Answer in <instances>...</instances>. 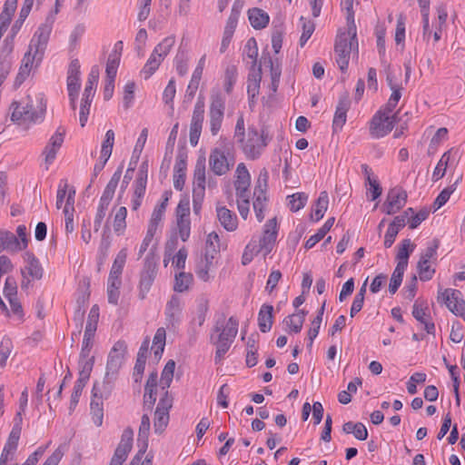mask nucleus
Here are the masks:
<instances>
[{
    "label": "nucleus",
    "mask_w": 465,
    "mask_h": 465,
    "mask_svg": "<svg viewBox=\"0 0 465 465\" xmlns=\"http://www.w3.org/2000/svg\"><path fill=\"white\" fill-rule=\"evenodd\" d=\"M261 79L262 76L260 72L257 74H249L247 94L250 103H253L254 98L259 94Z\"/></svg>",
    "instance_id": "40"
},
{
    "label": "nucleus",
    "mask_w": 465,
    "mask_h": 465,
    "mask_svg": "<svg viewBox=\"0 0 465 465\" xmlns=\"http://www.w3.org/2000/svg\"><path fill=\"white\" fill-rule=\"evenodd\" d=\"M124 165L123 163L116 169V171L114 173L113 176L111 177L110 181L108 182L107 185L104 188V191L100 198V202H103L104 203L109 204L112 201L115 189L118 185V183L121 179L122 173H123Z\"/></svg>",
    "instance_id": "23"
},
{
    "label": "nucleus",
    "mask_w": 465,
    "mask_h": 465,
    "mask_svg": "<svg viewBox=\"0 0 465 465\" xmlns=\"http://www.w3.org/2000/svg\"><path fill=\"white\" fill-rule=\"evenodd\" d=\"M86 383L87 382H84L78 379L75 381V384L74 386V390H73V392L71 395V400H70V406H69L70 411H73L75 409L76 405L78 404L80 396H81L82 391H83L84 388L85 387Z\"/></svg>",
    "instance_id": "56"
},
{
    "label": "nucleus",
    "mask_w": 465,
    "mask_h": 465,
    "mask_svg": "<svg viewBox=\"0 0 465 465\" xmlns=\"http://www.w3.org/2000/svg\"><path fill=\"white\" fill-rule=\"evenodd\" d=\"M147 411H143V414L141 419V424L138 430V444L142 443V447L140 448V453L144 454L148 446V435L150 431V417Z\"/></svg>",
    "instance_id": "25"
},
{
    "label": "nucleus",
    "mask_w": 465,
    "mask_h": 465,
    "mask_svg": "<svg viewBox=\"0 0 465 465\" xmlns=\"http://www.w3.org/2000/svg\"><path fill=\"white\" fill-rule=\"evenodd\" d=\"M407 202V193L402 188L395 187L388 192L387 200L384 203L385 213L389 215L400 211Z\"/></svg>",
    "instance_id": "15"
},
{
    "label": "nucleus",
    "mask_w": 465,
    "mask_h": 465,
    "mask_svg": "<svg viewBox=\"0 0 465 465\" xmlns=\"http://www.w3.org/2000/svg\"><path fill=\"white\" fill-rule=\"evenodd\" d=\"M126 215H127V209L124 206L120 207L114 215V230L115 233L118 235L123 234L124 231L126 227V223H125Z\"/></svg>",
    "instance_id": "43"
},
{
    "label": "nucleus",
    "mask_w": 465,
    "mask_h": 465,
    "mask_svg": "<svg viewBox=\"0 0 465 465\" xmlns=\"http://www.w3.org/2000/svg\"><path fill=\"white\" fill-rule=\"evenodd\" d=\"M440 247V240L435 238L429 242L424 252L421 253L420 260H426L427 262H435L437 260V250Z\"/></svg>",
    "instance_id": "50"
},
{
    "label": "nucleus",
    "mask_w": 465,
    "mask_h": 465,
    "mask_svg": "<svg viewBox=\"0 0 465 465\" xmlns=\"http://www.w3.org/2000/svg\"><path fill=\"white\" fill-rule=\"evenodd\" d=\"M12 341L8 338H4L0 343V367L6 365V361L11 353Z\"/></svg>",
    "instance_id": "60"
},
{
    "label": "nucleus",
    "mask_w": 465,
    "mask_h": 465,
    "mask_svg": "<svg viewBox=\"0 0 465 465\" xmlns=\"http://www.w3.org/2000/svg\"><path fill=\"white\" fill-rule=\"evenodd\" d=\"M283 323L289 328V331L299 333L302 329V320L298 319L294 314L288 315L284 318Z\"/></svg>",
    "instance_id": "63"
},
{
    "label": "nucleus",
    "mask_w": 465,
    "mask_h": 465,
    "mask_svg": "<svg viewBox=\"0 0 465 465\" xmlns=\"http://www.w3.org/2000/svg\"><path fill=\"white\" fill-rule=\"evenodd\" d=\"M156 391L144 390L143 400V411L151 412L156 401Z\"/></svg>",
    "instance_id": "62"
},
{
    "label": "nucleus",
    "mask_w": 465,
    "mask_h": 465,
    "mask_svg": "<svg viewBox=\"0 0 465 465\" xmlns=\"http://www.w3.org/2000/svg\"><path fill=\"white\" fill-rule=\"evenodd\" d=\"M25 272L33 280H40L43 277L44 270L40 262L32 253H27V265L22 270V274L24 275Z\"/></svg>",
    "instance_id": "31"
},
{
    "label": "nucleus",
    "mask_w": 465,
    "mask_h": 465,
    "mask_svg": "<svg viewBox=\"0 0 465 465\" xmlns=\"http://www.w3.org/2000/svg\"><path fill=\"white\" fill-rule=\"evenodd\" d=\"M183 303L181 298L177 295H172L167 302L164 316L165 325L169 330H175L183 320Z\"/></svg>",
    "instance_id": "10"
},
{
    "label": "nucleus",
    "mask_w": 465,
    "mask_h": 465,
    "mask_svg": "<svg viewBox=\"0 0 465 465\" xmlns=\"http://www.w3.org/2000/svg\"><path fill=\"white\" fill-rule=\"evenodd\" d=\"M21 433L18 432V428H12V430L8 436V439L4 446V450H7L13 454L17 450L18 447V441L20 439Z\"/></svg>",
    "instance_id": "54"
},
{
    "label": "nucleus",
    "mask_w": 465,
    "mask_h": 465,
    "mask_svg": "<svg viewBox=\"0 0 465 465\" xmlns=\"http://www.w3.org/2000/svg\"><path fill=\"white\" fill-rule=\"evenodd\" d=\"M225 109V99L220 93L211 94V103L209 110L210 131L213 135H216L223 120Z\"/></svg>",
    "instance_id": "6"
},
{
    "label": "nucleus",
    "mask_w": 465,
    "mask_h": 465,
    "mask_svg": "<svg viewBox=\"0 0 465 465\" xmlns=\"http://www.w3.org/2000/svg\"><path fill=\"white\" fill-rule=\"evenodd\" d=\"M174 43L175 38L173 36H167L154 47L153 53L141 71L144 79L150 78L155 73L165 56L171 51Z\"/></svg>",
    "instance_id": "4"
},
{
    "label": "nucleus",
    "mask_w": 465,
    "mask_h": 465,
    "mask_svg": "<svg viewBox=\"0 0 465 465\" xmlns=\"http://www.w3.org/2000/svg\"><path fill=\"white\" fill-rule=\"evenodd\" d=\"M429 262L426 260H419L417 264L420 279L423 282L430 280L435 273V269H432Z\"/></svg>",
    "instance_id": "53"
},
{
    "label": "nucleus",
    "mask_w": 465,
    "mask_h": 465,
    "mask_svg": "<svg viewBox=\"0 0 465 465\" xmlns=\"http://www.w3.org/2000/svg\"><path fill=\"white\" fill-rule=\"evenodd\" d=\"M92 102L93 98L83 95L79 112V122L81 127H84L88 121V115L90 114V107Z\"/></svg>",
    "instance_id": "51"
},
{
    "label": "nucleus",
    "mask_w": 465,
    "mask_h": 465,
    "mask_svg": "<svg viewBox=\"0 0 465 465\" xmlns=\"http://www.w3.org/2000/svg\"><path fill=\"white\" fill-rule=\"evenodd\" d=\"M405 270V267L396 265L389 284V292L391 294H394L401 286Z\"/></svg>",
    "instance_id": "44"
},
{
    "label": "nucleus",
    "mask_w": 465,
    "mask_h": 465,
    "mask_svg": "<svg viewBox=\"0 0 465 465\" xmlns=\"http://www.w3.org/2000/svg\"><path fill=\"white\" fill-rule=\"evenodd\" d=\"M183 219H190V203L187 197L181 199L176 207V220Z\"/></svg>",
    "instance_id": "61"
},
{
    "label": "nucleus",
    "mask_w": 465,
    "mask_h": 465,
    "mask_svg": "<svg viewBox=\"0 0 465 465\" xmlns=\"http://www.w3.org/2000/svg\"><path fill=\"white\" fill-rule=\"evenodd\" d=\"M248 18L251 25L256 30L265 28L270 21L269 15L262 9L257 7L248 10Z\"/></svg>",
    "instance_id": "24"
},
{
    "label": "nucleus",
    "mask_w": 465,
    "mask_h": 465,
    "mask_svg": "<svg viewBox=\"0 0 465 465\" xmlns=\"http://www.w3.org/2000/svg\"><path fill=\"white\" fill-rule=\"evenodd\" d=\"M217 218L221 225L228 232L237 229L238 219L236 214L225 206L216 208Z\"/></svg>",
    "instance_id": "20"
},
{
    "label": "nucleus",
    "mask_w": 465,
    "mask_h": 465,
    "mask_svg": "<svg viewBox=\"0 0 465 465\" xmlns=\"http://www.w3.org/2000/svg\"><path fill=\"white\" fill-rule=\"evenodd\" d=\"M329 205V196L326 191H323L320 193L318 199L315 202L314 208L311 214V220L313 222H318L323 218L325 212L328 209Z\"/></svg>",
    "instance_id": "29"
},
{
    "label": "nucleus",
    "mask_w": 465,
    "mask_h": 465,
    "mask_svg": "<svg viewBox=\"0 0 465 465\" xmlns=\"http://www.w3.org/2000/svg\"><path fill=\"white\" fill-rule=\"evenodd\" d=\"M90 410L94 423L98 427L101 426L104 419V400L92 396Z\"/></svg>",
    "instance_id": "38"
},
{
    "label": "nucleus",
    "mask_w": 465,
    "mask_h": 465,
    "mask_svg": "<svg viewBox=\"0 0 465 465\" xmlns=\"http://www.w3.org/2000/svg\"><path fill=\"white\" fill-rule=\"evenodd\" d=\"M94 364V356L83 357L82 351L80 352L78 367L79 377L78 380L87 382L90 379L91 372Z\"/></svg>",
    "instance_id": "32"
},
{
    "label": "nucleus",
    "mask_w": 465,
    "mask_h": 465,
    "mask_svg": "<svg viewBox=\"0 0 465 465\" xmlns=\"http://www.w3.org/2000/svg\"><path fill=\"white\" fill-rule=\"evenodd\" d=\"M237 68L235 65H228L224 72V90L230 94L237 80Z\"/></svg>",
    "instance_id": "48"
},
{
    "label": "nucleus",
    "mask_w": 465,
    "mask_h": 465,
    "mask_svg": "<svg viewBox=\"0 0 465 465\" xmlns=\"http://www.w3.org/2000/svg\"><path fill=\"white\" fill-rule=\"evenodd\" d=\"M278 234L277 219H269L264 224L262 237L260 240V250L264 251L267 255L272 251Z\"/></svg>",
    "instance_id": "16"
},
{
    "label": "nucleus",
    "mask_w": 465,
    "mask_h": 465,
    "mask_svg": "<svg viewBox=\"0 0 465 465\" xmlns=\"http://www.w3.org/2000/svg\"><path fill=\"white\" fill-rule=\"evenodd\" d=\"M416 245L411 242L410 239H404L401 241L398 247L396 254L397 265L407 268L409 257L414 251Z\"/></svg>",
    "instance_id": "26"
},
{
    "label": "nucleus",
    "mask_w": 465,
    "mask_h": 465,
    "mask_svg": "<svg viewBox=\"0 0 465 465\" xmlns=\"http://www.w3.org/2000/svg\"><path fill=\"white\" fill-rule=\"evenodd\" d=\"M394 126L395 122L390 117H384L381 113H376L370 122V134L374 139H380L391 133Z\"/></svg>",
    "instance_id": "13"
},
{
    "label": "nucleus",
    "mask_w": 465,
    "mask_h": 465,
    "mask_svg": "<svg viewBox=\"0 0 465 465\" xmlns=\"http://www.w3.org/2000/svg\"><path fill=\"white\" fill-rule=\"evenodd\" d=\"M99 318V309L97 305H94L89 312L88 321L85 326L84 340L82 343V356L88 357L93 347V338L97 329Z\"/></svg>",
    "instance_id": "11"
},
{
    "label": "nucleus",
    "mask_w": 465,
    "mask_h": 465,
    "mask_svg": "<svg viewBox=\"0 0 465 465\" xmlns=\"http://www.w3.org/2000/svg\"><path fill=\"white\" fill-rule=\"evenodd\" d=\"M174 369H175V362L173 360H169L163 371H162V378H161V381H162V383L164 385L163 386V389L165 387H169L172 381H173V372H174Z\"/></svg>",
    "instance_id": "57"
},
{
    "label": "nucleus",
    "mask_w": 465,
    "mask_h": 465,
    "mask_svg": "<svg viewBox=\"0 0 465 465\" xmlns=\"http://www.w3.org/2000/svg\"><path fill=\"white\" fill-rule=\"evenodd\" d=\"M289 199V208L292 212H298L302 209L307 201L308 195L305 193H296L288 196Z\"/></svg>",
    "instance_id": "42"
},
{
    "label": "nucleus",
    "mask_w": 465,
    "mask_h": 465,
    "mask_svg": "<svg viewBox=\"0 0 465 465\" xmlns=\"http://www.w3.org/2000/svg\"><path fill=\"white\" fill-rule=\"evenodd\" d=\"M126 257H127L126 249H122L117 253V255L113 262L108 278L121 279V275L123 273V270H124V264L126 262Z\"/></svg>",
    "instance_id": "33"
},
{
    "label": "nucleus",
    "mask_w": 465,
    "mask_h": 465,
    "mask_svg": "<svg viewBox=\"0 0 465 465\" xmlns=\"http://www.w3.org/2000/svg\"><path fill=\"white\" fill-rule=\"evenodd\" d=\"M266 195H259L255 194V198L253 200L252 205L253 210L255 212L256 218L259 222H262L264 219L263 211L266 205Z\"/></svg>",
    "instance_id": "58"
},
{
    "label": "nucleus",
    "mask_w": 465,
    "mask_h": 465,
    "mask_svg": "<svg viewBox=\"0 0 465 465\" xmlns=\"http://www.w3.org/2000/svg\"><path fill=\"white\" fill-rule=\"evenodd\" d=\"M209 311V300L202 295L196 299V309L189 323L188 334L190 339L196 340L200 328L203 325Z\"/></svg>",
    "instance_id": "9"
},
{
    "label": "nucleus",
    "mask_w": 465,
    "mask_h": 465,
    "mask_svg": "<svg viewBox=\"0 0 465 465\" xmlns=\"http://www.w3.org/2000/svg\"><path fill=\"white\" fill-rule=\"evenodd\" d=\"M234 164L233 157L230 156L229 150L214 148L209 156V165L216 175L225 174Z\"/></svg>",
    "instance_id": "7"
},
{
    "label": "nucleus",
    "mask_w": 465,
    "mask_h": 465,
    "mask_svg": "<svg viewBox=\"0 0 465 465\" xmlns=\"http://www.w3.org/2000/svg\"><path fill=\"white\" fill-rule=\"evenodd\" d=\"M220 251V238L217 232H212L208 234L205 242L204 258L207 263H213L214 254Z\"/></svg>",
    "instance_id": "28"
},
{
    "label": "nucleus",
    "mask_w": 465,
    "mask_h": 465,
    "mask_svg": "<svg viewBox=\"0 0 465 465\" xmlns=\"http://www.w3.org/2000/svg\"><path fill=\"white\" fill-rule=\"evenodd\" d=\"M19 240L11 232L0 230V250L18 251Z\"/></svg>",
    "instance_id": "34"
},
{
    "label": "nucleus",
    "mask_w": 465,
    "mask_h": 465,
    "mask_svg": "<svg viewBox=\"0 0 465 465\" xmlns=\"http://www.w3.org/2000/svg\"><path fill=\"white\" fill-rule=\"evenodd\" d=\"M461 292L459 290L446 289L441 292V298L449 310L465 321V300L460 299Z\"/></svg>",
    "instance_id": "14"
},
{
    "label": "nucleus",
    "mask_w": 465,
    "mask_h": 465,
    "mask_svg": "<svg viewBox=\"0 0 465 465\" xmlns=\"http://www.w3.org/2000/svg\"><path fill=\"white\" fill-rule=\"evenodd\" d=\"M204 97L200 95L194 104L192 120L190 124V143L196 146L201 136L203 123L204 120Z\"/></svg>",
    "instance_id": "8"
},
{
    "label": "nucleus",
    "mask_w": 465,
    "mask_h": 465,
    "mask_svg": "<svg viewBox=\"0 0 465 465\" xmlns=\"http://www.w3.org/2000/svg\"><path fill=\"white\" fill-rule=\"evenodd\" d=\"M127 351V345L124 341H117L111 351L109 352L107 363H106V372L107 374H112L113 376H117L118 371L123 364L125 353Z\"/></svg>",
    "instance_id": "12"
},
{
    "label": "nucleus",
    "mask_w": 465,
    "mask_h": 465,
    "mask_svg": "<svg viewBox=\"0 0 465 465\" xmlns=\"http://www.w3.org/2000/svg\"><path fill=\"white\" fill-rule=\"evenodd\" d=\"M456 155L457 152L453 149H450L442 154L432 174L434 181H438L445 175L447 167L455 163Z\"/></svg>",
    "instance_id": "21"
},
{
    "label": "nucleus",
    "mask_w": 465,
    "mask_h": 465,
    "mask_svg": "<svg viewBox=\"0 0 465 465\" xmlns=\"http://www.w3.org/2000/svg\"><path fill=\"white\" fill-rule=\"evenodd\" d=\"M205 64V56L200 58L197 66L195 67L191 81L187 86L186 94L189 97H193L200 84L202 78L203 67Z\"/></svg>",
    "instance_id": "27"
},
{
    "label": "nucleus",
    "mask_w": 465,
    "mask_h": 465,
    "mask_svg": "<svg viewBox=\"0 0 465 465\" xmlns=\"http://www.w3.org/2000/svg\"><path fill=\"white\" fill-rule=\"evenodd\" d=\"M178 233L183 242H186L191 233V220L190 219H183L176 220Z\"/></svg>",
    "instance_id": "64"
},
{
    "label": "nucleus",
    "mask_w": 465,
    "mask_h": 465,
    "mask_svg": "<svg viewBox=\"0 0 465 465\" xmlns=\"http://www.w3.org/2000/svg\"><path fill=\"white\" fill-rule=\"evenodd\" d=\"M325 303H326V302L324 301L322 305L321 306V308L318 310V313H317L316 317L312 322V328H310V330L308 331V340H309V343L307 344L308 349L312 348L314 339L319 334L321 323L322 321V316H323L324 310H325Z\"/></svg>",
    "instance_id": "35"
},
{
    "label": "nucleus",
    "mask_w": 465,
    "mask_h": 465,
    "mask_svg": "<svg viewBox=\"0 0 465 465\" xmlns=\"http://www.w3.org/2000/svg\"><path fill=\"white\" fill-rule=\"evenodd\" d=\"M122 285V280L121 279H110L108 278L107 281V298L108 302L111 304L117 305L118 300L120 296V287Z\"/></svg>",
    "instance_id": "39"
},
{
    "label": "nucleus",
    "mask_w": 465,
    "mask_h": 465,
    "mask_svg": "<svg viewBox=\"0 0 465 465\" xmlns=\"http://www.w3.org/2000/svg\"><path fill=\"white\" fill-rule=\"evenodd\" d=\"M354 45L358 46L357 36L355 39H352L351 35H349L348 32H343L336 37L334 51L351 53Z\"/></svg>",
    "instance_id": "30"
},
{
    "label": "nucleus",
    "mask_w": 465,
    "mask_h": 465,
    "mask_svg": "<svg viewBox=\"0 0 465 465\" xmlns=\"http://www.w3.org/2000/svg\"><path fill=\"white\" fill-rule=\"evenodd\" d=\"M100 71L97 65H94L88 74L83 95L94 98L99 80Z\"/></svg>",
    "instance_id": "36"
},
{
    "label": "nucleus",
    "mask_w": 465,
    "mask_h": 465,
    "mask_svg": "<svg viewBox=\"0 0 465 465\" xmlns=\"http://www.w3.org/2000/svg\"><path fill=\"white\" fill-rule=\"evenodd\" d=\"M114 143V132L113 130H108L105 133L104 139L102 143L100 158L104 159V160H109V158L112 154Z\"/></svg>",
    "instance_id": "41"
},
{
    "label": "nucleus",
    "mask_w": 465,
    "mask_h": 465,
    "mask_svg": "<svg viewBox=\"0 0 465 465\" xmlns=\"http://www.w3.org/2000/svg\"><path fill=\"white\" fill-rule=\"evenodd\" d=\"M193 282V275L191 273L180 272L175 275V282L173 290L178 292H183L188 290Z\"/></svg>",
    "instance_id": "45"
},
{
    "label": "nucleus",
    "mask_w": 465,
    "mask_h": 465,
    "mask_svg": "<svg viewBox=\"0 0 465 465\" xmlns=\"http://www.w3.org/2000/svg\"><path fill=\"white\" fill-rule=\"evenodd\" d=\"M205 159L199 158L194 167L193 188L205 189Z\"/></svg>",
    "instance_id": "37"
},
{
    "label": "nucleus",
    "mask_w": 465,
    "mask_h": 465,
    "mask_svg": "<svg viewBox=\"0 0 465 465\" xmlns=\"http://www.w3.org/2000/svg\"><path fill=\"white\" fill-rule=\"evenodd\" d=\"M57 12L58 9L56 8L54 14L51 13L47 15L45 22L37 28L30 42L29 47L31 50L35 51L38 62H41L44 57L53 25L54 23V15Z\"/></svg>",
    "instance_id": "5"
},
{
    "label": "nucleus",
    "mask_w": 465,
    "mask_h": 465,
    "mask_svg": "<svg viewBox=\"0 0 465 465\" xmlns=\"http://www.w3.org/2000/svg\"><path fill=\"white\" fill-rule=\"evenodd\" d=\"M111 242L108 237L103 236L97 256V267L98 271H101L102 266L105 262L110 249Z\"/></svg>",
    "instance_id": "52"
},
{
    "label": "nucleus",
    "mask_w": 465,
    "mask_h": 465,
    "mask_svg": "<svg viewBox=\"0 0 465 465\" xmlns=\"http://www.w3.org/2000/svg\"><path fill=\"white\" fill-rule=\"evenodd\" d=\"M238 319L234 316H231L228 319L225 327L219 333L215 341H213V335H211V341L216 346L214 357L215 363H220L229 351L238 333Z\"/></svg>",
    "instance_id": "2"
},
{
    "label": "nucleus",
    "mask_w": 465,
    "mask_h": 465,
    "mask_svg": "<svg viewBox=\"0 0 465 465\" xmlns=\"http://www.w3.org/2000/svg\"><path fill=\"white\" fill-rule=\"evenodd\" d=\"M273 306L262 304L258 313V326L262 332L271 331L273 323Z\"/></svg>",
    "instance_id": "22"
},
{
    "label": "nucleus",
    "mask_w": 465,
    "mask_h": 465,
    "mask_svg": "<svg viewBox=\"0 0 465 465\" xmlns=\"http://www.w3.org/2000/svg\"><path fill=\"white\" fill-rule=\"evenodd\" d=\"M115 380L116 376H113L112 374H107V372H105L104 378L102 381H95L94 383L92 396H94V398L103 400L108 399L114 390Z\"/></svg>",
    "instance_id": "19"
},
{
    "label": "nucleus",
    "mask_w": 465,
    "mask_h": 465,
    "mask_svg": "<svg viewBox=\"0 0 465 465\" xmlns=\"http://www.w3.org/2000/svg\"><path fill=\"white\" fill-rule=\"evenodd\" d=\"M65 130L63 127H59L56 132L51 136L48 143L45 147L43 153L45 155V162L50 164L54 162L56 157L57 151L61 148Z\"/></svg>",
    "instance_id": "18"
},
{
    "label": "nucleus",
    "mask_w": 465,
    "mask_h": 465,
    "mask_svg": "<svg viewBox=\"0 0 465 465\" xmlns=\"http://www.w3.org/2000/svg\"><path fill=\"white\" fill-rule=\"evenodd\" d=\"M158 264L156 255L150 252L144 258L143 266L140 272L138 284V298L144 300L157 276Z\"/></svg>",
    "instance_id": "3"
},
{
    "label": "nucleus",
    "mask_w": 465,
    "mask_h": 465,
    "mask_svg": "<svg viewBox=\"0 0 465 465\" xmlns=\"http://www.w3.org/2000/svg\"><path fill=\"white\" fill-rule=\"evenodd\" d=\"M300 21L302 23V33L299 42L300 45L303 47L314 32L315 24L312 21L306 20L303 16H301Z\"/></svg>",
    "instance_id": "49"
},
{
    "label": "nucleus",
    "mask_w": 465,
    "mask_h": 465,
    "mask_svg": "<svg viewBox=\"0 0 465 465\" xmlns=\"http://www.w3.org/2000/svg\"><path fill=\"white\" fill-rule=\"evenodd\" d=\"M351 107V99L347 92L340 95L332 121V130L334 133L342 129L346 123L347 112Z\"/></svg>",
    "instance_id": "17"
},
{
    "label": "nucleus",
    "mask_w": 465,
    "mask_h": 465,
    "mask_svg": "<svg viewBox=\"0 0 465 465\" xmlns=\"http://www.w3.org/2000/svg\"><path fill=\"white\" fill-rule=\"evenodd\" d=\"M234 136L248 159H258L268 145V135L262 130L260 134L254 125H250L245 134L244 119L238 117L235 125Z\"/></svg>",
    "instance_id": "1"
},
{
    "label": "nucleus",
    "mask_w": 465,
    "mask_h": 465,
    "mask_svg": "<svg viewBox=\"0 0 465 465\" xmlns=\"http://www.w3.org/2000/svg\"><path fill=\"white\" fill-rule=\"evenodd\" d=\"M169 421V412L155 410L154 412V431L157 434H161L166 428Z\"/></svg>",
    "instance_id": "47"
},
{
    "label": "nucleus",
    "mask_w": 465,
    "mask_h": 465,
    "mask_svg": "<svg viewBox=\"0 0 465 465\" xmlns=\"http://www.w3.org/2000/svg\"><path fill=\"white\" fill-rule=\"evenodd\" d=\"M454 185L455 184L446 187L439 193V195L437 196V198L435 199V201L433 203L434 211H437L438 209H440L441 206H443L448 202L450 194L455 190Z\"/></svg>",
    "instance_id": "59"
},
{
    "label": "nucleus",
    "mask_w": 465,
    "mask_h": 465,
    "mask_svg": "<svg viewBox=\"0 0 465 465\" xmlns=\"http://www.w3.org/2000/svg\"><path fill=\"white\" fill-rule=\"evenodd\" d=\"M269 173L268 171L263 168L261 170L257 184L254 189V194L266 195V190L268 187Z\"/></svg>",
    "instance_id": "55"
},
{
    "label": "nucleus",
    "mask_w": 465,
    "mask_h": 465,
    "mask_svg": "<svg viewBox=\"0 0 465 465\" xmlns=\"http://www.w3.org/2000/svg\"><path fill=\"white\" fill-rule=\"evenodd\" d=\"M120 64V54H110L106 63L105 78L115 79Z\"/></svg>",
    "instance_id": "46"
}]
</instances>
